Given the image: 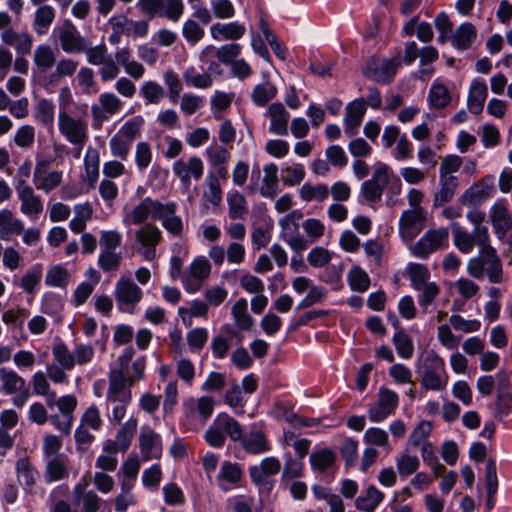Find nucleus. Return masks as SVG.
I'll use <instances>...</instances> for the list:
<instances>
[{
  "label": "nucleus",
  "mask_w": 512,
  "mask_h": 512,
  "mask_svg": "<svg viewBox=\"0 0 512 512\" xmlns=\"http://www.w3.org/2000/svg\"><path fill=\"white\" fill-rule=\"evenodd\" d=\"M57 128L68 143L79 148V154L89 138L87 105H80L75 112L57 114Z\"/></svg>",
  "instance_id": "nucleus-1"
},
{
  "label": "nucleus",
  "mask_w": 512,
  "mask_h": 512,
  "mask_svg": "<svg viewBox=\"0 0 512 512\" xmlns=\"http://www.w3.org/2000/svg\"><path fill=\"white\" fill-rule=\"evenodd\" d=\"M134 249L146 261H153L156 258L157 246L163 240V233L153 223H146L139 227L134 234Z\"/></svg>",
  "instance_id": "nucleus-2"
},
{
  "label": "nucleus",
  "mask_w": 512,
  "mask_h": 512,
  "mask_svg": "<svg viewBox=\"0 0 512 512\" xmlns=\"http://www.w3.org/2000/svg\"><path fill=\"white\" fill-rule=\"evenodd\" d=\"M453 243L463 254L472 252L475 245L479 247V254L486 246L490 245L488 229H473L471 233L462 228L458 223H452Z\"/></svg>",
  "instance_id": "nucleus-3"
},
{
  "label": "nucleus",
  "mask_w": 512,
  "mask_h": 512,
  "mask_svg": "<svg viewBox=\"0 0 512 512\" xmlns=\"http://www.w3.org/2000/svg\"><path fill=\"white\" fill-rule=\"evenodd\" d=\"M53 34L56 36L61 50L67 54H82L88 41L68 18L54 28Z\"/></svg>",
  "instance_id": "nucleus-4"
},
{
  "label": "nucleus",
  "mask_w": 512,
  "mask_h": 512,
  "mask_svg": "<svg viewBox=\"0 0 512 512\" xmlns=\"http://www.w3.org/2000/svg\"><path fill=\"white\" fill-rule=\"evenodd\" d=\"M449 241V231L445 227L429 229L410 247L413 256L426 259L430 254L446 248Z\"/></svg>",
  "instance_id": "nucleus-5"
},
{
  "label": "nucleus",
  "mask_w": 512,
  "mask_h": 512,
  "mask_svg": "<svg viewBox=\"0 0 512 512\" xmlns=\"http://www.w3.org/2000/svg\"><path fill=\"white\" fill-rule=\"evenodd\" d=\"M302 219V213L295 210L279 221L281 227V236L289 247L295 252H301L308 248V241L299 234V220Z\"/></svg>",
  "instance_id": "nucleus-6"
},
{
  "label": "nucleus",
  "mask_w": 512,
  "mask_h": 512,
  "mask_svg": "<svg viewBox=\"0 0 512 512\" xmlns=\"http://www.w3.org/2000/svg\"><path fill=\"white\" fill-rule=\"evenodd\" d=\"M399 66L398 58L386 59L373 56L363 68V74L376 82L388 84L392 81Z\"/></svg>",
  "instance_id": "nucleus-7"
},
{
  "label": "nucleus",
  "mask_w": 512,
  "mask_h": 512,
  "mask_svg": "<svg viewBox=\"0 0 512 512\" xmlns=\"http://www.w3.org/2000/svg\"><path fill=\"white\" fill-rule=\"evenodd\" d=\"M211 273V265L204 256L195 258L183 272L182 284L188 293L198 292Z\"/></svg>",
  "instance_id": "nucleus-8"
},
{
  "label": "nucleus",
  "mask_w": 512,
  "mask_h": 512,
  "mask_svg": "<svg viewBox=\"0 0 512 512\" xmlns=\"http://www.w3.org/2000/svg\"><path fill=\"white\" fill-rule=\"evenodd\" d=\"M123 107L122 100L113 92L99 95L98 102L91 106L93 127L100 128L111 116L117 114Z\"/></svg>",
  "instance_id": "nucleus-9"
},
{
  "label": "nucleus",
  "mask_w": 512,
  "mask_h": 512,
  "mask_svg": "<svg viewBox=\"0 0 512 512\" xmlns=\"http://www.w3.org/2000/svg\"><path fill=\"white\" fill-rule=\"evenodd\" d=\"M15 190L21 203L20 211L30 219L36 220L44 209L41 197L26 183V179H18Z\"/></svg>",
  "instance_id": "nucleus-10"
},
{
  "label": "nucleus",
  "mask_w": 512,
  "mask_h": 512,
  "mask_svg": "<svg viewBox=\"0 0 512 512\" xmlns=\"http://www.w3.org/2000/svg\"><path fill=\"white\" fill-rule=\"evenodd\" d=\"M123 372V369H111L108 374L109 386L106 399L108 402L130 403L132 399L130 379Z\"/></svg>",
  "instance_id": "nucleus-11"
},
{
  "label": "nucleus",
  "mask_w": 512,
  "mask_h": 512,
  "mask_svg": "<svg viewBox=\"0 0 512 512\" xmlns=\"http://www.w3.org/2000/svg\"><path fill=\"white\" fill-rule=\"evenodd\" d=\"M162 202L152 199L151 197L144 198L140 203L135 205L132 209L123 210V223L126 226L131 225H144L146 224L149 216L152 217L154 221L158 216L159 210L161 208Z\"/></svg>",
  "instance_id": "nucleus-12"
},
{
  "label": "nucleus",
  "mask_w": 512,
  "mask_h": 512,
  "mask_svg": "<svg viewBox=\"0 0 512 512\" xmlns=\"http://www.w3.org/2000/svg\"><path fill=\"white\" fill-rule=\"evenodd\" d=\"M399 403V397L391 389L381 387L378 392L377 401L368 409V416L371 422L380 423L392 415Z\"/></svg>",
  "instance_id": "nucleus-13"
},
{
  "label": "nucleus",
  "mask_w": 512,
  "mask_h": 512,
  "mask_svg": "<svg viewBox=\"0 0 512 512\" xmlns=\"http://www.w3.org/2000/svg\"><path fill=\"white\" fill-rule=\"evenodd\" d=\"M114 296L122 311L132 312L143 296L142 290L129 278H120L115 285Z\"/></svg>",
  "instance_id": "nucleus-14"
},
{
  "label": "nucleus",
  "mask_w": 512,
  "mask_h": 512,
  "mask_svg": "<svg viewBox=\"0 0 512 512\" xmlns=\"http://www.w3.org/2000/svg\"><path fill=\"white\" fill-rule=\"evenodd\" d=\"M495 190V178L493 175H486L471 185L460 197L465 206L477 205L490 198Z\"/></svg>",
  "instance_id": "nucleus-15"
},
{
  "label": "nucleus",
  "mask_w": 512,
  "mask_h": 512,
  "mask_svg": "<svg viewBox=\"0 0 512 512\" xmlns=\"http://www.w3.org/2000/svg\"><path fill=\"white\" fill-rule=\"evenodd\" d=\"M389 181V167L380 164L373 177L362 184L361 191L366 200L377 202L381 199L385 186Z\"/></svg>",
  "instance_id": "nucleus-16"
},
{
  "label": "nucleus",
  "mask_w": 512,
  "mask_h": 512,
  "mask_svg": "<svg viewBox=\"0 0 512 512\" xmlns=\"http://www.w3.org/2000/svg\"><path fill=\"white\" fill-rule=\"evenodd\" d=\"M139 448L143 461L159 459L163 452L161 436L149 426H143L139 434Z\"/></svg>",
  "instance_id": "nucleus-17"
},
{
  "label": "nucleus",
  "mask_w": 512,
  "mask_h": 512,
  "mask_svg": "<svg viewBox=\"0 0 512 512\" xmlns=\"http://www.w3.org/2000/svg\"><path fill=\"white\" fill-rule=\"evenodd\" d=\"M265 117L269 120V132L275 135L285 136L288 133L290 114L280 102L268 106Z\"/></svg>",
  "instance_id": "nucleus-18"
},
{
  "label": "nucleus",
  "mask_w": 512,
  "mask_h": 512,
  "mask_svg": "<svg viewBox=\"0 0 512 512\" xmlns=\"http://www.w3.org/2000/svg\"><path fill=\"white\" fill-rule=\"evenodd\" d=\"M204 155L209 166L215 169L214 175H218L223 180H226L228 164L231 158L229 150L221 145L212 144L205 149Z\"/></svg>",
  "instance_id": "nucleus-19"
},
{
  "label": "nucleus",
  "mask_w": 512,
  "mask_h": 512,
  "mask_svg": "<svg viewBox=\"0 0 512 512\" xmlns=\"http://www.w3.org/2000/svg\"><path fill=\"white\" fill-rule=\"evenodd\" d=\"M222 177L209 171L202 185L203 206L207 209L216 208L222 203L223 192L221 187Z\"/></svg>",
  "instance_id": "nucleus-20"
},
{
  "label": "nucleus",
  "mask_w": 512,
  "mask_h": 512,
  "mask_svg": "<svg viewBox=\"0 0 512 512\" xmlns=\"http://www.w3.org/2000/svg\"><path fill=\"white\" fill-rule=\"evenodd\" d=\"M177 204L172 201L162 202L156 221H160L163 228L172 236L182 234L184 224L181 217L176 215Z\"/></svg>",
  "instance_id": "nucleus-21"
},
{
  "label": "nucleus",
  "mask_w": 512,
  "mask_h": 512,
  "mask_svg": "<svg viewBox=\"0 0 512 512\" xmlns=\"http://www.w3.org/2000/svg\"><path fill=\"white\" fill-rule=\"evenodd\" d=\"M173 173L184 184H190L191 178L199 180L204 172V164L197 156L190 157L187 161L177 160L173 163Z\"/></svg>",
  "instance_id": "nucleus-22"
},
{
  "label": "nucleus",
  "mask_w": 512,
  "mask_h": 512,
  "mask_svg": "<svg viewBox=\"0 0 512 512\" xmlns=\"http://www.w3.org/2000/svg\"><path fill=\"white\" fill-rule=\"evenodd\" d=\"M423 210H406L399 221V231L404 241H412L422 230Z\"/></svg>",
  "instance_id": "nucleus-23"
},
{
  "label": "nucleus",
  "mask_w": 512,
  "mask_h": 512,
  "mask_svg": "<svg viewBox=\"0 0 512 512\" xmlns=\"http://www.w3.org/2000/svg\"><path fill=\"white\" fill-rule=\"evenodd\" d=\"M434 369H427L421 377V385L426 390L441 391L446 388L448 377L438 373L437 369L444 370V360L436 354L432 355Z\"/></svg>",
  "instance_id": "nucleus-24"
},
{
  "label": "nucleus",
  "mask_w": 512,
  "mask_h": 512,
  "mask_svg": "<svg viewBox=\"0 0 512 512\" xmlns=\"http://www.w3.org/2000/svg\"><path fill=\"white\" fill-rule=\"evenodd\" d=\"M490 219L495 234L502 239L512 228V218L507 206L503 203H495L490 209Z\"/></svg>",
  "instance_id": "nucleus-25"
},
{
  "label": "nucleus",
  "mask_w": 512,
  "mask_h": 512,
  "mask_svg": "<svg viewBox=\"0 0 512 512\" xmlns=\"http://www.w3.org/2000/svg\"><path fill=\"white\" fill-rule=\"evenodd\" d=\"M366 112V106L363 99L354 100L346 107L345 134L349 137L354 136L357 128L360 126Z\"/></svg>",
  "instance_id": "nucleus-26"
},
{
  "label": "nucleus",
  "mask_w": 512,
  "mask_h": 512,
  "mask_svg": "<svg viewBox=\"0 0 512 512\" xmlns=\"http://www.w3.org/2000/svg\"><path fill=\"white\" fill-rule=\"evenodd\" d=\"M56 18V10L52 5L42 4L34 13L32 21L33 31L38 36L46 35Z\"/></svg>",
  "instance_id": "nucleus-27"
},
{
  "label": "nucleus",
  "mask_w": 512,
  "mask_h": 512,
  "mask_svg": "<svg viewBox=\"0 0 512 512\" xmlns=\"http://www.w3.org/2000/svg\"><path fill=\"white\" fill-rule=\"evenodd\" d=\"M33 118L41 126L52 129L55 120V104L51 99L39 98L33 107Z\"/></svg>",
  "instance_id": "nucleus-28"
},
{
  "label": "nucleus",
  "mask_w": 512,
  "mask_h": 512,
  "mask_svg": "<svg viewBox=\"0 0 512 512\" xmlns=\"http://www.w3.org/2000/svg\"><path fill=\"white\" fill-rule=\"evenodd\" d=\"M280 469L281 463L276 457H266L260 464L250 467L249 474L254 483L262 484L268 476L277 474Z\"/></svg>",
  "instance_id": "nucleus-29"
},
{
  "label": "nucleus",
  "mask_w": 512,
  "mask_h": 512,
  "mask_svg": "<svg viewBox=\"0 0 512 512\" xmlns=\"http://www.w3.org/2000/svg\"><path fill=\"white\" fill-rule=\"evenodd\" d=\"M488 95V88L484 80L475 79L469 90L467 106L471 113L480 114Z\"/></svg>",
  "instance_id": "nucleus-30"
},
{
  "label": "nucleus",
  "mask_w": 512,
  "mask_h": 512,
  "mask_svg": "<svg viewBox=\"0 0 512 512\" xmlns=\"http://www.w3.org/2000/svg\"><path fill=\"white\" fill-rule=\"evenodd\" d=\"M47 459L45 467V479L47 482L52 483L68 477L69 459L67 456L58 455L57 457Z\"/></svg>",
  "instance_id": "nucleus-31"
},
{
  "label": "nucleus",
  "mask_w": 512,
  "mask_h": 512,
  "mask_svg": "<svg viewBox=\"0 0 512 512\" xmlns=\"http://www.w3.org/2000/svg\"><path fill=\"white\" fill-rule=\"evenodd\" d=\"M485 259V273L491 283H500L503 280V268L502 262L496 253L495 248L491 245L486 246L483 252L480 254Z\"/></svg>",
  "instance_id": "nucleus-32"
},
{
  "label": "nucleus",
  "mask_w": 512,
  "mask_h": 512,
  "mask_svg": "<svg viewBox=\"0 0 512 512\" xmlns=\"http://www.w3.org/2000/svg\"><path fill=\"white\" fill-rule=\"evenodd\" d=\"M24 223L22 220L14 217L12 211L8 209L0 210V239L10 240L12 235L22 234Z\"/></svg>",
  "instance_id": "nucleus-33"
},
{
  "label": "nucleus",
  "mask_w": 512,
  "mask_h": 512,
  "mask_svg": "<svg viewBox=\"0 0 512 512\" xmlns=\"http://www.w3.org/2000/svg\"><path fill=\"white\" fill-rule=\"evenodd\" d=\"M210 34L215 40H237L245 34V27L238 22L215 23L210 27Z\"/></svg>",
  "instance_id": "nucleus-34"
},
{
  "label": "nucleus",
  "mask_w": 512,
  "mask_h": 512,
  "mask_svg": "<svg viewBox=\"0 0 512 512\" xmlns=\"http://www.w3.org/2000/svg\"><path fill=\"white\" fill-rule=\"evenodd\" d=\"M477 36V30L472 23L465 22L459 25L451 36L452 45L459 50L470 48Z\"/></svg>",
  "instance_id": "nucleus-35"
},
{
  "label": "nucleus",
  "mask_w": 512,
  "mask_h": 512,
  "mask_svg": "<svg viewBox=\"0 0 512 512\" xmlns=\"http://www.w3.org/2000/svg\"><path fill=\"white\" fill-rule=\"evenodd\" d=\"M215 402L210 396H202L198 399L189 398L184 402V407L189 415L196 410L202 422H206L214 411Z\"/></svg>",
  "instance_id": "nucleus-36"
},
{
  "label": "nucleus",
  "mask_w": 512,
  "mask_h": 512,
  "mask_svg": "<svg viewBox=\"0 0 512 512\" xmlns=\"http://www.w3.org/2000/svg\"><path fill=\"white\" fill-rule=\"evenodd\" d=\"M1 391L11 395L26 390L25 380L17 372L7 368L0 369Z\"/></svg>",
  "instance_id": "nucleus-37"
},
{
  "label": "nucleus",
  "mask_w": 512,
  "mask_h": 512,
  "mask_svg": "<svg viewBox=\"0 0 512 512\" xmlns=\"http://www.w3.org/2000/svg\"><path fill=\"white\" fill-rule=\"evenodd\" d=\"M384 499V493L370 485L367 489L356 499L355 505L357 509L364 512H374L379 504Z\"/></svg>",
  "instance_id": "nucleus-38"
},
{
  "label": "nucleus",
  "mask_w": 512,
  "mask_h": 512,
  "mask_svg": "<svg viewBox=\"0 0 512 512\" xmlns=\"http://www.w3.org/2000/svg\"><path fill=\"white\" fill-rule=\"evenodd\" d=\"M439 178H440V188L434 195V199H433L434 207H441L444 204L451 201V199L454 197V194L458 187V178L457 177L439 176Z\"/></svg>",
  "instance_id": "nucleus-39"
},
{
  "label": "nucleus",
  "mask_w": 512,
  "mask_h": 512,
  "mask_svg": "<svg viewBox=\"0 0 512 512\" xmlns=\"http://www.w3.org/2000/svg\"><path fill=\"white\" fill-rule=\"evenodd\" d=\"M16 473L18 482L26 489L35 486L39 473L27 458H21L16 462Z\"/></svg>",
  "instance_id": "nucleus-40"
},
{
  "label": "nucleus",
  "mask_w": 512,
  "mask_h": 512,
  "mask_svg": "<svg viewBox=\"0 0 512 512\" xmlns=\"http://www.w3.org/2000/svg\"><path fill=\"white\" fill-rule=\"evenodd\" d=\"M74 218L69 222V227L74 233H81L86 229L87 222L92 219L93 207L89 202L76 204L73 208Z\"/></svg>",
  "instance_id": "nucleus-41"
},
{
  "label": "nucleus",
  "mask_w": 512,
  "mask_h": 512,
  "mask_svg": "<svg viewBox=\"0 0 512 512\" xmlns=\"http://www.w3.org/2000/svg\"><path fill=\"white\" fill-rule=\"evenodd\" d=\"M33 62L41 72L50 70L56 63V50L47 44L37 46L33 54Z\"/></svg>",
  "instance_id": "nucleus-42"
},
{
  "label": "nucleus",
  "mask_w": 512,
  "mask_h": 512,
  "mask_svg": "<svg viewBox=\"0 0 512 512\" xmlns=\"http://www.w3.org/2000/svg\"><path fill=\"white\" fill-rule=\"evenodd\" d=\"M264 177L260 187V194L263 197L273 198L277 194L278 167L274 163L264 166Z\"/></svg>",
  "instance_id": "nucleus-43"
},
{
  "label": "nucleus",
  "mask_w": 512,
  "mask_h": 512,
  "mask_svg": "<svg viewBox=\"0 0 512 512\" xmlns=\"http://www.w3.org/2000/svg\"><path fill=\"white\" fill-rule=\"evenodd\" d=\"M247 300L245 298L238 299L231 308V314L235 321L236 327L241 331H248L253 326V318L247 312Z\"/></svg>",
  "instance_id": "nucleus-44"
},
{
  "label": "nucleus",
  "mask_w": 512,
  "mask_h": 512,
  "mask_svg": "<svg viewBox=\"0 0 512 512\" xmlns=\"http://www.w3.org/2000/svg\"><path fill=\"white\" fill-rule=\"evenodd\" d=\"M217 479L219 482V487L223 491H228L229 487L226 486V483L238 484L242 479V471L237 464L224 462L221 465Z\"/></svg>",
  "instance_id": "nucleus-45"
},
{
  "label": "nucleus",
  "mask_w": 512,
  "mask_h": 512,
  "mask_svg": "<svg viewBox=\"0 0 512 512\" xmlns=\"http://www.w3.org/2000/svg\"><path fill=\"white\" fill-rule=\"evenodd\" d=\"M61 171H47L39 175H33V183L36 189L49 193L62 182Z\"/></svg>",
  "instance_id": "nucleus-46"
},
{
  "label": "nucleus",
  "mask_w": 512,
  "mask_h": 512,
  "mask_svg": "<svg viewBox=\"0 0 512 512\" xmlns=\"http://www.w3.org/2000/svg\"><path fill=\"white\" fill-rule=\"evenodd\" d=\"M241 441L243 448L251 454H260L270 450L265 435L260 431L242 436Z\"/></svg>",
  "instance_id": "nucleus-47"
},
{
  "label": "nucleus",
  "mask_w": 512,
  "mask_h": 512,
  "mask_svg": "<svg viewBox=\"0 0 512 512\" xmlns=\"http://www.w3.org/2000/svg\"><path fill=\"white\" fill-rule=\"evenodd\" d=\"M229 217L233 220L243 219L248 214L247 201L239 191H232L227 196Z\"/></svg>",
  "instance_id": "nucleus-48"
},
{
  "label": "nucleus",
  "mask_w": 512,
  "mask_h": 512,
  "mask_svg": "<svg viewBox=\"0 0 512 512\" xmlns=\"http://www.w3.org/2000/svg\"><path fill=\"white\" fill-rule=\"evenodd\" d=\"M299 195L306 202L318 201L323 202L329 196V187L326 184L305 183L299 190Z\"/></svg>",
  "instance_id": "nucleus-49"
},
{
  "label": "nucleus",
  "mask_w": 512,
  "mask_h": 512,
  "mask_svg": "<svg viewBox=\"0 0 512 512\" xmlns=\"http://www.w3.org/2000/svg\"><path fill=\"white\" fill-rule=\"evenodd\" d=\"M215 423L222 429L224 435L230 437L233 441L241 440L243 436V431L240 423L225 413H220L215 418Z\"/></svg>",
  "instance_id": "nucleus-50"
},
{
  "label": "nucleus",
  "mask_w": 512,
  "mask_h": 512,
  "mask_svg": "<svg viewBox=\"0 0 512 512\" xmlns=\"http://www.w3.org/2000/svg\"><path fill=\"white\" fill-rule=\"evenodd\" d=\"M139 91L145 103L153 105L159 104L166 94L164 87L153 80L144 81Z\"/></svg>",
  "instance_id": "nucleus-51"
},
{
  "label": "nucleus",
  "mask_w": 512,
  "mask_h": 512,
  "mask_svg": "<svg viewBox=\"0 0 512 512\" xmlns=\"http://www.w3.org/2000/svg\"><path fill=\"white\" fill-rule=\"evenodd\" d=\"M207 313V303L199 300H194L190 303L189 307H180L178 310V314L186 327L192 325V320L194 317H206Z\"/></svg>",
  "instance_id": "nucleus-52"
},
{
  "label": "nucleus",
  "mask_w": 512,
  "mask_h": 512,
  "mask_svg": "<svg viewBox=\"0 0 512 512\" xmlns=\"http://www.w3.org/2000/svg\"><path fill=\"white\" fill-rule=\"evenodd\" d=\"M336 461L335 453L328 449H320L310 455V464L313 470L325 472L334 465Z\"/></svg>",
  "instance_id": "nucleus-53"
},
{
  "label": "nucleus",
  "mask_w": 512,
  "mask_h": 512,
  "mask_svg": "<svg viewBox=\"0 0 512 512\" xmlns=\"http://www.w3.org/2000/svg\"><path fill=\"white\" fill-rule=\"evenodd\" d=\"M138 421L136 418H129L125 423L122 424L118 430L115 439L120 444L121 452L124 453L128 450L137 430Z\"/></svg>",
  "instance_id": "nucleus-54"
},
{
  "label": "nucleus",
  "mask_w": 512,
  "mask_h": 512,
  "mask_svg": "<svg viewBox=\"0 0 512 512\" xmlns=\"http://www.w3.org/2000/svg\"><path fill=\"white\" fill-rule=\"evenodd\" d=\"M277 94V88L271 82L257 84L252 91L251 99L259 107L265 106Z\"/></svg>",
  "instance_id": "nucleus-55"
},
{
  "label": "nucleus",
  "mask_w": 512,
  "mask_h": 512,
  "mask_svg": "<svg viewBox=\"0 0 512 512\" xmlns=\"http://www.w3.org/2000/svg\"><path fill=\"white\" fill-rule=\"evenodd\" d=\"M363 440L366 444L381 447L387 452H390L392 449L388 433L379 427L368 428L364 433Z\"/></svg>",
  "instance_id": "nucleus-56"
},
{
  "label": "nucleus",
  "mask_w": 512,
  "mask_h": 512,
  "mask_svg": "<svg viewBox=\"0 0 512 512\" xmlns=\"http://www.w3.org/2000/svg\"><path fill=\"white\" fill-rule=\"evenodd\" d=\"M433 429V425L430 421H421L411 432L408 441V447H419L425 443H430L427 439L430 436Z\"/></svg>",
  "instance_id": "nucleus-57"
},
{
  "label": "nucleus",
  "mask_w": 512,
  "mask_h": 512,
  "mask_svg": "<svg viewBox=\"0 0 512 512\" xmlns=\"http://www.w3.org/2000/svg\"><path fill=\"white\" fill-rule=\"evenodd\" d=\"M183 79L189 86L206 89L212 85V78L208 73H200L194 66H190L183 72Z\"/></svg>",
  "instance_id": "nucleus-58"
},
{
  "label": "nucleus",
  "mask_w": 512,
  "mask_h": 512,
  "mask_svg": "<svg viewBox=\"0 0 512 512\" xmlns=\"http://www.w3.org/2000/svg\"><path fill=\"white\" fill-rule=\"evenodd\" d=\"M428 101L431 107L442 109L450 103L451 96L446 86L434 83L430 88Z\"/></svg>",
  "instance_id": "nucleus-59"
},
{
  "label": "nucleus",
  "mask_w": 512,
  "mask_h": 512,
  "mask_svg": "<svg viewBox=\"0 0 512 512\" xmlns=\"http://www.w3.org/2000/svg\"><path fill=\"white\" fill-rule=\"evenodd\" d=\"M406 270L414 289H420L423 285L429 283L428 280L430 279V272L425 265L410 263Z\"/></svg>",
  "instance_id": "nucleus-60"
},
{
  "label": "nucleus",
  "mask_w": 512,
  "mask_h": 512,
  "mask_svg": "<svg viewBox=\"0 0 512 512\" xmlns=\"http://www.w3.org/2000/svg\"><path fill=\"white\" fill-rule=\"evenodd\" d=\"M99 153L96 149L89 148L84 158V166L87 179L91 186L95 184L99 176Z\"/></svg>",
  "instance_id": "nucleus-61"
},
{
  "label": "nucleus",
  "mask_w": 512,
  "mask_h": 512,
  "mask_svg": "<svg viewBox=\"0 0 512 512\" xmlns=\"http://www.w3.org/2000/svg\"><path fill=\"white\" fill-rule=\"evenodd\" d=\"M82 53L86 55L89 64L96 66L101 65L109 58H111L108 53V48L104 43H101L97 46H91L90 42L87 41L85 49L82 50Z\"/></svg>",
  "instance_id": "nucleus-62"
},
{
  "label": "nucleus",
  "mask_w": 512,
  "mask_h": 512,
  "mask_svg": "<svg viewBox=\"0 0 512 512\" xmlns=\"http://www.w3.org/2000/svg\"><path fill=\"white\" fill-rule=\"evenodd\" d=\"M393 344L398 355L403 359H409L414 353V345L412 339L403 330L397 331L393 335Z\"/></svg>",
  "instance_id": "nucleus-63"
},
{
  "label": "nucleus",
  "mask_w": 512,
  "mask_h": 512,
  "mask_svg": "<svg viewBox=\"0 0 512 512\" xmlns=\"http://www.w3.org/2000/svg\"><path fill=\"white\" fill-rule=\"evenodd\" d=\"M74 503L81 506L82 512H98L101 509L103 500L95 491L89 490L86 494L74 499Z\"/></svg>",
  "instance_id": "nucleus-64"
}]
</instances>
